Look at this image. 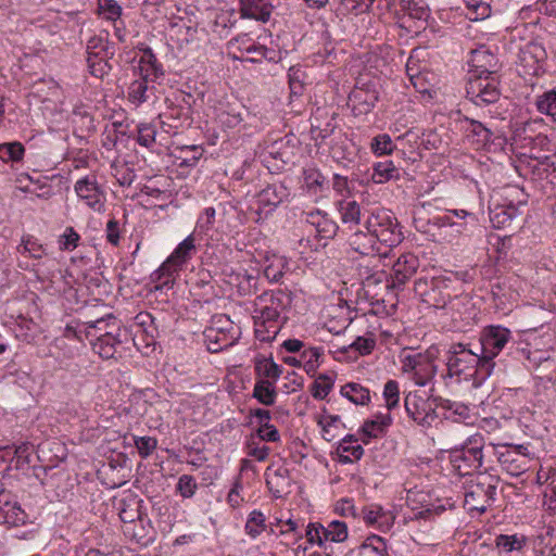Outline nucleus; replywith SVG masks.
I'll list each match as a JSON object with an SVG mask.
<instances>
[{
    "instance_id": "obj_1",
    "label": "nucleus",
    "mask_w": 556,
    "mask_h": 556,
    "mask_svg": "<svg viewBox=\"0 0 556 556\" xmlns=\"http://www.w3.org/2000/svg\"><path fill=\"white\" fill-rule=\"evenodd\" d=\"M198 247L193 233L185 238L151 275L152 281L160 283L156 289L172 287L180 270L195 256Z\"/></svg>"
},
{
    "instance_id": "obj_2",
    "label": "nucleus",
    "mask_w": 556,
    "mask_h": 556,
    "mask_svg": "<svg viewBox=\"0 0 556 556\" xmlns=\"http://www.w3.org/2000/svg\"><path fill=\"white\" fill-rule=\"evenodd\" d=\"M446 372L442 375L443 380L447 384L448 379H459L462 375L468 370H476L481 379H486L491 375H486L482 370V357L479 350H472L470 344L453 343L446 352Z\"/></svg>"
},
{
    "instance_id": "obj_3",
    "label": "nucleus",
    "mask_w": 556,
    "mask_h": 556,
    "mask_svg": "<svg viewBox=\"0 0 556 556\" xmlns=\"http://www.w3.org/2000/svg\"><path fill=\"white\" fill-rule=\"evenodd\" d=\"M511 340V331L501 325L484 327L479 336L478 350L482 357V370L492 375L496 366L494 358L507 346Z\"/></svg>"
},
{
    "instance_id": "obj_4",
    "label": "nucleus",
    "mask_w": 556,
    "mask_h": 556,
    "mask_svg": "<svg viewBox=\"0 0 556 556\" xmlns=\"http://www.w3.org/2000/svg\"><path fill=\"white\" fill-rule=\"evenodd\" d=\"M484 438L481 434L469 437L459 447L450 452V459L454 469L460 475H469L482 466Z\"/></svg>"
},
{
    "instance_id": "obj_5",
    "label": "nucleus",
    "mask_w": 556,
    "mask_h": 556,
    "mask_svg": "<svg viewBox=\"0 0 556 556\" xmlns=\"http://www.w3.org/2000/svg\"><path fill=\"white\" fill-rule=\"evenodd\" d=\"M364 228L387 247L397 245L403 240L397 219L387 210L371 212L364 222Z\"/></svg>"
},
{
    "instance_id": "obj_6",
    "label": "nucleus",
    "mask_w": 556,
    "mask_h": 556,
    "mask_svg": "<svg viewBox=\"0 0 556 556\" xmlns=\"http://www.w3.org/2000/svg\"><path fill=\"white\" fill-rule=\"evenodd\" d=\"M500 76L470 75L466 84V99L477 106H488L501 98Z\"/></svg>"
},
{
    "instance_id": "obj_7",
    "label": "nucleus",
    "mask_w": 556,
    "mask_h": 556,
    "mask_svg": "<svg viewBox=\"0 0 556 556\" xmlns=\"http://www.w3.org/2000/svg\"><path fill=\"white\" fill-rule=\"evenodd\" d=\"M416 291L425 303L435 308L445 307L453 298L450 281L443 278H432L430 281L419 280L416 282Z\"/></svg>"
},
{
    "instance_id": "obj_8",
    "label": "nucleus",
    "mask_w": 556,
    "mask_h": 556,
    "mask_svg": "<svg viewBox=\"0 0 556 556\" xmlns=\"http://www.w3.org/2000/svg\"><path fill=\"white\" fill-rule=\"evenodd\" d=\"M263 304L260 309L255 308L254 311L258 314L254 316V331L256 339L262 342H270L281 329L280 313L268 304Z\"/></svg>"
},
{
    "instance_id": "obj_9",
    "label": "nucleus",
    "mask_w": 556,
    "mask_h": 556,
    "mask_svg": "<svg viewBox=\"0 0 556 556\" xmlns=\"http://www.w3.org/2000/svg\"><path fill=\"white\" fill-rule=\"evenodd\" d=\"M518 60L520 72L523 75L538 77L544 72L546 51L541 43L530 41L520 48Z\"/></svg>"
},
{
    "instance_id": "obj_10",
    "label": "nucleus",
    "mask_w": 556,
    "mask_h": 556,
    "mask_svg": "<svg viewBox=\"0 0 556 556\" xmlns=\"http://www.w3.org/2000/svg\"><path fill=\"white\" fill-rule=\"evenodd\" d=\"M379 100V92L372 83L355 86L349 94V104L352 106L354 115L368 114Z\"/></svg>"
},
{
    "instance_id": "obj_11",
    "label": "nucleus",
    "mask_w": 556,
    "mask_h": 556,
    "mask_svg": "<svg viewBox=\"0 0 556 556\" xmlns=\"http://www.w3.org/2000/svg\"><path fill=\"white\" fill-rule=\"evenodd\" d=\"M77 195L86 201V204L96 212L104 207L105 194L98 185L94 176H86L75 184Z\"/></svg>"
},
{
    "instance_id": "obj_12",
    "label": "nucleus",
    "mask_w": 556,
    "mask_h": 556,
    "mask_svg": "<svg viewBox=\"0 0 556 556\" xmlns=\"http://www.w3.org/2000/svg\"><path fill=\"white\" fill-rule=\"evenodd\" d=\"M470 64V75L500 76L498 71L501 65L498 58L484 47L472 51Z\"/></svg>"
},
{
    "instance_id": "obj_13",
    "label": "nucleus",
    "mask_w": 556,
    "mask_h": 556,
    "mask_svg": "<svg viewBox=\"0 0 556 556\" xmlns=\"http://www.w3.org/2000/svg\"><path fill=\"white\" fill-rule=\"evenodd\" d=\"M462 123L465 124L463 129L466 138L476 146L477 150L485 148L493 141L494 132L488 125L467 116H464Z\"/></svg>"
},
{
    "instance_id": "obj_14",
    "label": "nucleus",
    "mask_w": 556,
    "mask_h": 556,
    "mask_svg": "<svg viewBox=\"0 0 556 556\" xmlns=\"http://www.w3.org/2000/svg\"><path fill=\"white\" fill-rule=\"evenodd\" d=\"M419 266L418 257L412 253L402 254L392 266V283L393 288L404 286L416 273Z\"/></svg>"
},
{
    "instance_id": "obj_15",
    "label": "nucleus",
    "mask_w": 556,
    "mask_h": 556,
    "mask_svg": "<svg viewBox=\"0 0 556 556\" xmlns=\"http://www.w3.org/2000/svg\"><path fill=\"white\" fill-rule=\"evenodd\" d=\"M421 366L418 367L414 380L416 384L425 387L434 378L438 372V365L435 364V359L439 356V350L437 346L432 345L424 353H421Z\"/></svg>"
},
{
    "instance_id": "obj_16",
    "label": "nucleus",
    "mask_w": 556,
    "mask_h": 556,
    "mask_svg": "<svg viewBox=\"0 0 556 556\" xmlns=\"http://www.w3.org/2000/svg\"><path fill=\"white\" fill-rule=\"evenodd\" d=\"M290 197V190L283 181H275L268 184L258 193V203L264 207H269V211L276 208Z\"/></svg>"
},
{
    "instance_id": "obj_17",
    "label": "nucleus",
    "mask_w": 556,
    "mask_h": 556,
    "mask_svg": "<svg viewBox=\"0 0 556 556\" xmlns=\"http://www.w3.org/2000/svg\"><path fill=\"white\" fill-rule=\"evenodd\" d=\"M433 402H438L441 407L442 419L453 422H467L471 418L470 408L460 402L451 401L442 396L433 397Z\"/></svg>"
},
{
    "instance_id": "obj_18",
    "label": "nucleus",
    "mask_w": 556,
    "mask_h": 556,
    "mask_svg": "<svg viewBox=\"0 0 556 556\" xmlns=\"http://www.w3.org/2000/svg\"><path fill=\"white\" fill-rule=\"evenodd\" d=\"M377 242V239L370 231L363 229L354 231L349 239V244L352 250L362 255H379Z\"/></svg>"
},
{
    "instance_id": "obj_19",
    "label": "nucleus",
    "mask_w": 556,
    "mask_h": 556,
    "mask_svg": "<svg viewBox=\"0 0 556 556\" xmlns=\"http://www.w3.org/2000/svg\"><path fill=\"white\" fill-rule=\"evenodd\" d=\"M93 351L103 359L113 358L116 348L122 343L121 331L106 332L102 337L96 336V340L90 341Z\"/></svg>"
},
{
    "instance_id": "obj_20",
    "label": "nucleus",
    "mask_w": 556,
    "mask_h": 556,
    "mask_svg": "<svg viewBox=\"0 0 556 556\" xmlns=\"http://www.w3.org/2000/svg\"><path fill=\"white\" fill-rule=\"evenodd\" d=\"M137 70L139 76L150 78L151 81L164 75L162 64L159 63L155 54L149 47L142 49V55Z\"/></svg>"
},
{
    "instance_id": "obj_21",
    "label": "nucleus",
    "mask_w": 556,
    "mask_h": 556,
    "mask_svg": "<svg viewBox=\"0 0 556 556\" xmlns=\"http://www.w3.org/2000/svg\"><path fill=\"white\" fill-rule=\"evenodd\" d=\"M306 220L315 227L317 236L320 239H332L339 229L337 223L320 211L308 213Z\"/></svg>"
},
{
    "instance_id": "obj_22",
    "label": "nucleus",
    "mask_w": 556,
    "mask_h": 556,
    "mask_svg": "<svg viewBox=\"0 0 556 556\" xmlns=\"http://www.w3.org/2000/svg\"><path fill=\"white\" fill-rule=\"evenodd\" d=\"M86 325V337L91 340H96V336L102 337L106 332L121 331L119 324L112 314L101 317L93 321H87Z\"/></svg>"
},
{
    "instance_id": "obj_23",
    "label": "nucleus",
    "mask_w": 556,
    "mask_h": 556,
    "mask_svg": "<svg viewBox=\"0 0 556 556\" xmlns=\"http://www.w3.org/2000/svg\"><path fill=\"white\" fill-rule=\"evenodd\" d=\"M392 424L390 414H377L372 419L366 420L362 426L363 434L368 439L382 438Z\"/></svg>"
},
{
    "instance_id": "obj_24",
    "label": "nucleus",
    "mask_w": 556,
    "mask_h": 556,
    "mask_svg": "<svg viewBox=\"0 0 556 556\" xmlns=\"http://www.w3.org/2000/svg\"><path fill=\"white\" fill-rule=\"evenodd\" d=\"M518 213V206L511 202L496 204L490 208V220L495 228H503L509 225Z\"/></svg>"
},
{
    "instance_id": "obj_25",
    "label": "nucleus",
    "mask_w": 556,
    "mask_h": 556,
    "mask_svg": "<svg viewBox=\"0 0 556 556\" xmlns=\"http://www.w3.org/2000/svg\"><path fill=\"white\" fill-rule=\"evenodd\" d=\"M498 462L511 476H519L526 470V459L517 450H506L500 453Z\"/></svg>"
},
{
    "instance_id": "obj_26",
    "label": "nucleus",
    "mask_w": 556,
    "mask_h": 556,
    "mask_svg": "<svg viewBox=\"0 0 556 556\" xmlns=\"http://www.w3.org/2000/svg\"><path fill=\"white\" fill-rule=\"evenodd\" d=\"M430 403L429 399H424L415 393H409L405 397L404 406L408 417L421 427V419H424V414L427 413Z\"/></svg>"
},
{
    "instance_id": "obj_27",
    "label": "nucleus",
    "mask_w": 556,
    "mask_h": 556,
    "mask_svg": "<svg viewBox=\"0 0 556 556\" xmlns=\"http://www.w3.org/2000/svg\"><path fill=\"white\" fill-rule=\"evenodd\" d=\"M254 371L258 379H268L276 383L282 374V367L275 363L271 357L260 356L255 358Z\"/></svg>"
},
{
    "instance_id": "obj_28",
    "label": "nucleus",
    "mask_w": 556,
    "mask_h": 556,
    "mask_svg": "<svg viewBox=\"0 0 556 556\" xmlns=\"http://www.w3.org/2000/svg\"><path fill=\"white\" fill-rule=\"evenodd\" d=\"M401 177V169L392 161L378 162L372 167L371 180L375 184H386L390 180H397Z\"/></svg>"
},
{
    "instance_id": "obj_29",
    "label": "nucleus",
    "mask_w": 556,
    "mask_h": 556,
    "mask_svg": "<svg viewBox=\"0 0 556 556\" xmlns=\"http://www.w3.org/2000/svg\"><path fill=\"white\" fill-rule=\"evenodd\" d=\"M275 384L276 383H274V381L268 379H257L254 384L252 396L265 406L274 405L277 399Z\"/></svg>"
},
{
    "instance_id": "obj_30",
    "label": "nucleus",
    "mask_w": 556,
    "mask_h": 556,
    "mask_svg": "<svg viewBox=\"0 0 556 556\" xmlns=\"http://www.w3.org/2000/svg\"><path fill=\"white\" fill-rule=\"evenodd\" d=\"M546 125L543 118H533L525 123L522 131L526 135L525 139H530L535 146L545 148L549 143L548 137L543 134L541 129Z\"/></svg>"
},
{
    "instance_id": "obj_31",
    "label": "nucleus",
    "mask_w": 556,
    "mask_h": 556,
    "mask_svg": "<svg viewBox=\"0 0 556 556\" xmlns=\"http://www.w3.org/2000/svg\"><path fill=\"white\" fill-rule=\"evenodd\" d=\"M534 106L539 113L551 117L556 123V86L538 94Z\"/></svg>"
},
{
    "instance_id": "obj_32",
    "label": "nucleus",
    "mask_w": 556,
    "mask_h": 556,
    "mask_svg": "<svg viewBox=\"0 0 556 556\" xmlns=\"http://www.w3.org/2000/svg\"><path fill=\"white\" fill-rule=\"evenodd\" d=\"M142 501L136 498L121 500L118 507V516L125 523L134 522L137 519L142 520L141 508Z\"/></svg>"
},
{
    "instance_id": "obj_33",
    "label": "nucleus",
    "mask_w": 556,
    "mask_h": 556,
    "mask_svg": "<svg viewBox=\"0 0 556 556\" xmlns=\"http://www.w3.org/2000/svg\"><path fill=\"white\" fill-rule=\"evenodd\" d=\"M361 556H389L387 542L377 534L369 535L359 546Z\"/></svg>"
},
{
    "instance_id": "obj_34",
    "label": "nucleus",
    "mask_w": 556,
    "mask_h": 556,
    "mask_svg": "<svg viewBox=\"0 0 556 556\" xmlns=\"http://www.w3.org/2000/svg\"><path fill=\"white\" fill-rule=\"evenodd\" d=\"M260 303H266L268 306L276 308L279 313L289 307L292 302L291 294L283 290L264 292L257 298Z\"/></svg>"
},
{
    "instance_id": "obj_35",
    "label": "nucleus",
    "mask_w": 556,
    "mask_h": 556,
    "mask_svg": "<svg viewBox=\"0 0 556 556\" xmlns=\"http://www.w3.org/2000/svg\"><path fill=\"white\" fill-rule=\"evenodd\" d=\"M340 393L356 405H366L370 401L369 390L356 382L346 383Z\"/></svg>"
},
{
    "instance_id": "obj_36",
    "label": "nucleus",
    "mask_w": 556,
    "mask_h": 556,
    "mask_svg": "<svg viewBox=\"0 0 556 556\" xmlns=\"http://www.w3.org/2000/svg\"><path fill=\"white\" fill-rule=\"evenodd\" d=\"M467 9L466 16L470 21H482L491 15L492 0H463Z\"/></svg>"
},
{
    "instance_id": "obj_37",
    "label": "nucleus",
    "mask_w": 556,
    "mask_h": 556,
    "mask_svg": "<svg viewBox=\"0 0 556 556\" xmlns=\"http://www.w3.org/2000/svg\"><path fill=\"white\" fill-rule=\"evenodd\" d=\"M150 78L139 77L134 80L128 87V100L134 104L138 105L149 100V86Z\"/></svg>"
},
{
    "instance_id": "obj_38",
    "label": "nucleus",
    "mask_w": 556,
    "mask_h": 556,
    "mask_svg": "<svg viewBox=\"0 0 556 556\" xmlns=\"http://www.w3.org/2000/svg\"><path fill=\"white\" fill-rule=\"evenodd\" d=\"M110 58L111 56H104L103 54H91V56H87L86 61L89 73L97 78L106 76L112 70L108 61Z\"/></svg>"
},
{
    "instance_id": "obj_39",
    "label": "nucleus",
    "mask_w": 556,
    "mask_h": 556,
    "mask_svg": "<svg viewBox=\"0 0 556 556\" xmlns=\"http://www.w3.org/2000/svg\"><path fill=\"white\" fill-rule=\"evenodd\" d=\"M495 545L505 553L521 551L526 545V538L517 534H500L495 538Z\"/></svg>"
},
{
    "instance_id": "obj_40",
    "label": "nucleus",
    "mask_w": 556,
    "mask_h": 556,
    "mask_svg": "<svg viewBox=\"0 0 556 556\" xmlns=\"http://www.w3.org/2000/svg\"><path fill=\"white\" fill-rule=\"evenodd\" d=\"M341 219L344 224L358 225L361 222L362 211L356 201H341L340 203Z\"/></svg>"
},
{
    "instance_id": "obj_41",
    "label": "nucleus",
    "mask_w": 556,
    "mask_h": 556,
    "mask_svg": "<svg viewBox=\"0 0 556 556\" xmlns=\"http://www.w3.org/2000/svg\"><path fill=\"white\" fill-rule=\"evenodd\" d=\"M400 5L413 18L426 20L429 15L428 4L425 0H400Z\"/></svg>"
},
{
    "instance_id": "obj_42",
    "label": "nucleus",
    "mask_w": 556,
    "mask_h": 556,
    "mask_svg": "<svg viewBox=\"0 0 556 556\" xmlns=\"http://www.w3.org/2000/svg\"><path fill=\"white\" fill-rule=\"evenodd\" d=\"M324 350L320 346L309 348L301 353V359L304 364V369L308 375H315L319 367V358L323 356Z\"/></svg>"
},
{
    "instance_id": "obj_43",
    "label": "nucleus",
    "mask_w": 556,
    "mask_h": 556,
    "mask_svg": "<svg viewBox=\"0 0 556 556\" xmlns=\"http://www.w3.org/2000/svg\"><path fill=\"white\" fill-rule=\"evenodd\" d=\"M376 0H340L339 10L342 14H364L370 12Z\"/></svg>"
},
{
    "instance_id": "obj_44",
    "label": "nucleus",
    "mask_w": 556,
    "mask_h": 556,
    "mask_svg": "<svg viewBox=\"0 0 556 556\" xmlns=\"http://www.w3.org/2000/svg\"><path fill=\"white\" fill-rule=\"evenodd\" d=\"M334 381L327 374H320L311 386L312 396L324 400L332 390Z\"/></svg>"
},
{
    "instance_id": "obj_45",
    "label": "nucleus",
    "mask_w": 556,
    "mask_h": 556,
    "mask_svg": "<svg viewBox=\"0 0 556 556\" xmlns=\"http://www.w3.org/2000/svg\"><path fill=\"white\" fill-rule=\"evenodd\" d=\"M87 56L91 54H103L104 56H113L114 50L111 48L108 39L101 36L91 37L86 46Z\"/></svg>"
},
{
    "instance_id": "obj_46",
    "label": "nucleus",
    "mask_w": 556,
    "mask_h": 556,
    "mask_svg": "<svg viewBox=\"0 0 556 556\" xmlns=\"http://www.w3.org/2000/svg\"><path fill=\"white\" fill-rule=\"evenodd\" d=\"M348 538V527L345 522L333 520L329 522L324 530V539L326 541L341 543Z\"/></svg>"
},
{
    "instance_id": "obj_47",
    "label": "nucleus",
    "mask_w": 556,
    "mask_h": 556,
    "mask_svg": "<svg viewBox=\"0 0 556 556\" xmlns=\"http://www.w3.org/2000/svg\"><path fill=\"white\" fill-rule=\"evenodd\" d=\"M266 518L260 510H253L247 520L245 531L251 538H256L265 530Z\"/></svg>"
},
{
    "instance_id": "obj_48",
    "label": "nucleus",
    "mask_w": 556,
    "mask_h": 556,
    "mask_svg": "<svg viewBox=\"0 0 556 556\" xmlns=\"http://www.w3.org/2000/svg\"><path fill=\"white\" fill-rule=\"evenodd\" d=\"M25 149L20 142H9L0 144V159L3 162H17L22 160Z\"/></svg>"
},
{
    "instance_id": "obj_49",
    "label": "nucleus",
    "mask_w": 556,
    "mask_h": 556,
    "mask_svg": "<svg viewBox=\"0 0 556 556\" xmlns=\"http://www.w3.org/2000/svg\"><path fill=\"white\" fill-rule=\"evenodd\" d=\"M27 520L28 515L16 501H13L12 507L9 508L8 516H5V521L1 526L20 527L25 525Z\"/></svg>"
},
{
    "instance_id": "obj_50",
    "label": "nucleus",
    "mask_w": 556,
    "mask_h": 556,
    "mask_svg": "<svg viewBox=\"0 0 556 556\" xmlns=\"http://www.w3.org/2000/svg\"><path fill=\"white\" fill-rule=\"evenodd\" d=\"M370 148L376 155H388L394 150V144L388 134H381L372 138Z\"/></svg>"
},
{
    "instance_id": "obj_51",
    "label": "nucleus",
    "mask_w": 556,
    "mask_h": 556,
    "mask_svg": "<svg viewBox=\"0 0 556 556\" xmlns=\"http://www.w3.org/2000/svg\"><path fill=\"white\" fill-rule=\"evenodd\" d=\"M205 342L207 345V350L211 353H217L222 351L224 348L228 346V343L225 342L226 338L224 333L215 329H208L204 332Z\"/></svg>"
},
{
    "instance_id": "obj_52",
    "label": "nucleus",
    "mask_w": 556,
    "mask_h": 556,
    "mask_svg": "<svg viewBox=\"0 0 556 556\" xmlns=\"http://www.w3.org/2000/svg\"><path fill=\"white\" fill-rule=\"evenodd\" d=\"M383 397L386 406L389 410H392L399 405L400 401V387L396 380H388L383 388Z\"/></svg>"
},
{
    "instance_id": "obj_53",
    "label": "nucleus",
    "mask_w": 556,
    "mask_h": 556,
    "mask_svg": "<svg viewBox=\"0 0 556 556\" xmlns=\"http://www.w3.org/2000/svg\"><path fill=\"white\" fill-rule=\"evenodd\" d=\"M304 73L300 67H290L288 72L290 94L300 97L304 91Z\"/></svg>"
},
{
    "instance_id": "obj_54",
    "label": "nucleus",
    "mask_w": 556,
    "mask_h": 556,
    "mask_svg": "<svg viewBox=\"0 0 556 556\" xmlns=\"http://www.w3.org/2000/svg\"><path fill=\"white\" fill-rule=\"evenodd\" d=\"M422 52L424 51L420 48L413 49V51L410 52V55L406 62V73L409 76L410 81L415 87H417L415 79L419 78V74L421 71L420 66L418 65V62H419V56H420V54H422Z\"/></svg>"
},
{
    "instance_id": "obj_55",
    "label": "nucleus",
    "mask_w": 556,
    "mask_h": 556,
    "mask_svg": "<svg viewBox=\"0 0 556 556\" xmlns=\"http://www.w3.org/2000/svg\"><path fill=\"white\" fill-rule=\"evenodd\" d=\"M362 516L367 525L376 526L379 518H389V511H384L380 505H369L362 509Z\"/></svg>"
},
{
    "instance_id": "obj_56",
    "label": "nucleus",
    "mask_w": 556,
    "mask_h": 556,
    "mask_svg": "<svg viewBox=\"0 0 556 556\" xmlns=\"http://www.w3.org/2000/svg\"><path fill=\"white\" fill-rule=\"evenodd\" d=\"M549 313L542 307L531 306L528 312L529 317V330H536L543 327L544 324L547 323V317Z\"/></svg>"
},
{
    "instance_id": "obj_57",
    "label": "nucleus",
    "mask_w": 556,
    "mask_h": 556,
    "mask_svg": "<svg viewBox=\"0 0 556 556\" xmlns=\"http://www.w3.org/2000/svg\"><path fill=\"white\" fill-rule=\"evenodd\" d=\"M134 442L142 458L149 457L157 446V440L152 437H135Z\"/></svg>"
},
{
    "instance_id": "obj_58",
    "label": "nucleus",
    "mask_w": 556,
    "mask_h": 556,
    "mask_svg": "<svg viewBox=\"0 0 556 556\" xmlns=\"http://www.w3.org/2000/svg\"><path fill=\"white\" fill-rule=\"evenodd\" d=\"M98 7L106 20L116 21L122 15V7L115 0H98Z\"/></svg>"
},
{
    "instance_id": "obj_59",
    "label": "nucleus",
    "mask_w": 556,
    "mask_h": 556,
    "mask_svg": "<svg viewBox=\"0 0 556 556\" xmlns=\"http://www.w3.org/2000/svg\"><path fill=\"white\" fill-rule=\"evenodd\" d=\"M177 491L185 498H190L194 495L198 488L195 479L190 475H182L178 479Z\"/></svg>"
},
{
    "instance_id": "obj_60",
    "label": "nucleus",
    "mask_w": 556,
    "mask_h": 556,
    "mask_svg": "<svg viewBox=\"0 0 556 556\" xmlns=\"http://www.w3.org/2000/svg\"><path fill=\"white\" fill-rule=\"evenodd\" d=\"M156 131L150 124H140L138 126L137 141L140 146L149 148L155 141Z\"/></svg>"
},
{
    "instance_id": "obj_61",
    "label": "nucleus",
    "mask_w": 556,
    "mask_h": 556,
    "mask_svg": "<svg viewBox=\"0 0 556 556\" xmlns=\"http://www.w3.org/2000/svg\"><path fill=\"white\" fill-rule=\"evenodd\" d=\"M248 455L254 457L258 462H264L269 455L270 448L266 445H260V443L254 441V438L251 437L247 441Z\"/></svg>"
},
{
    "instance_id": "obj_62",
    "label": "nucleus",
    "mask_w": 556,
    "mask_h": 556,
    "mask_svg": "<svg viewBox=\"0 0 556 556\" xmlns=\"http://www.w3.org/2000/svg\"><path fill=\"white\" fill-rule=\"evenodd\" d=\"M324 530L325 527L320 523H308L305 533L307 542L323 546L324 542L326 541L324 539Z\"/></svg>"
},
{
    "instance_id": "obj_63",
    "label": "nucleus",
    "mask_w": 556,
    "mask_h": 556,
    "mask_svg": "<svg viewBox=\"0 0 556 556\" xmlns=\"http://www.w3.org/2000/svg\"><path fill=\"white\" fill-rule=\"evenodd\" d=\"M79 238V235L73 227H67L65 232L60 238V249L63 251L74 250L78 244Z\"/></svg>"
},
{
    "instance_id": "obj_64",
    "label": "nucleus",
    "mask_w": 556,
    "mask_h": 556,
    "mask_svg": "<svg viewBox=\"0 0 556 556\" xmlns=\"http://www.w3.org/2000/svg\"><path fill=\"white\" fill-rule=\"evenodd\" d=\"M376 345L374 338L357 337L349 349L356 351L359 355H368Z\"/></svg>"
}]
</instances>
